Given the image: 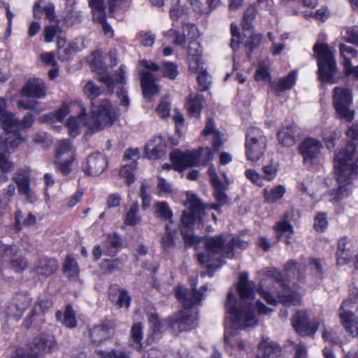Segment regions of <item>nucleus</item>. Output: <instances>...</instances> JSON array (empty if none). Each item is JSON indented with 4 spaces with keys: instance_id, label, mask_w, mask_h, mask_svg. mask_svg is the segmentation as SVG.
Wrapping results in <instances>:
<instances>
[{
    "instance_id": "53",
    "label": "nucleus",
    "mask_w": 358,
    "mask_h": 358,
    "mask_svg": "<svg viewBox=\"0 0 358 358\" xmlns=\"http://www.w3.org/2000/svg\"><path fill=\"white\" fill-rule=\"evenodd\" d=\"M136 168V164H124L120 171V176L126 179L128 185H131L134 182Z\"/></svg>"
},
{
    "instance_id": "59",
    "label": "nucleus",
    "mask_w": 358,
    "mask_h": 358,
    "mask_svg": "<svg viewBox=\"0 0 358 358\" xmlns=\"http://www.w3.org/2000/svg\"><path fill=\"white\" fill-rule=\"evenodd\" d=\"M85 94L91 99L96 98L101 94L100 88L92 81H88L83 87Z\"/></svg>"
},
{
    "instance_id": "54",
    "label": "nucleus",
    "mask_w": 358,
    "mask_h": 358,
    "mask_svg": "<svg viewBox=\"0 0 358 358\" xmlns=\"http://www.w3.org/2000/svg\"><path fill=\"white\" fill-rule=\"evenodd\" d=\"M201 218V216H195L194 213H190L189 210H184L181 217V229L183 228H192L195 222L197 220H200Z\"/></svg>"
},
{
    "instance_id": "22",
    "label": "nucleus",
    "mask_w": 358,
    "mask_h": 358,
    "mask_svg": "<svg viewBox=\"0 0 358 358\" xmlns=\"http://www.w3.org/2000/svg\"><path fill=\"white\" fill-rule=\"evenodd\" d=\"M292 215V212L285 213L284 219L277 222L273 226V230L277 238L279 240L282 236H285V242L287 245L291 243L290 239L294 233V228L289 222Z\"/></svg>"
},
{
    "instance_id": "16",
    "label": "nucleus",
    "mask_w": 358,
    "mask_h": 358,
    "mask_svg": "<svg viewBox=\"0 0 358 358\" xmlns=\"http://www.w3.org/2000/svg\"><path fill=\"white\" fill-rule=\"evenodd\" d=\"M31 299L28 294L17 293L11 299L6 308L8 317L20 318L31 303Z\"/></svg>"
},
{
    "instance_id": "57",
    "label": "nucleus",
    "mask_w": 358,
    "mask_h": 358,
    "mask_svg": "<svg viewBox=\"0 0 358 358\" xmlns=\"http://www.w3.org/2000/svg\"><path fill=\"white\" fill-rule=\"evenodd\" d=\"M308 263L315 276L320 279H323L324 267L322 261L319 258L311 257Z\"/></svg>"
},
{
    "instance_id": "26",
    "label": "nucleus",
    "mask_w": 358,
    "mask_h": 358,
    "mask_svg": "<svg viewBox=\"0 0 358 358\" xmlns=\"http://www.w3.org/2000/svg\"><path fill=\"white\" fill-rule=\"evenodd\" d=\"M99 72V80L103 83L108 87V90L111 92H113L114 88L117 84H123L125 82L124 75L126 73L125 66L121 65L119 69V73L116 75L115 79L110 76L106 67Z\"/></svg>"
},
{
    "instance_id": "43",
    "label": "nucleus",
    "mask_w": 358,
    "mask_h": 358,
    "mask_svg": "<svg viewBox=\"0 0 358 358\" xmlns=\"http://www.w3.org/2000/svg\"><path fill=\"white\" fill-rule=\"evenodd\" d=\"M89 6L92 9L93 19L95 21H103L105 13L103 0H88Z\"/></svg>"
},
{
    "instance_id": "55",
    "label": "nucleus",
    "mask_w": 358,
    "mask_h": 358,
    "mask_svg": "<svg viewBox=\"0 0 358 358\" xmlns=\"http://www.w3.org/2000/svg\"><path fill=\"white\" fill-rule=\"evenodd\" d=\"M166 37L171 40L174 44L183 45L186 43L187 38L185 34H180L178 31L170 29L166 34Z\"/></svg>"
},
{
    "instance_id": "29",
    "label": "nucleus",
    "mask_w": 358,
    "mask_h": 358,
    "mask_svg": "<svg viewBox=\"0 0 358 358\" xmlns=\"http://www.w3.org/2000/svg\"><path fill=\"white\" fill-rule=\"evenodd\" d=\"M281 353L280 347L268 338L263 339L259 345L257 358H277Z\"/></svg>"
},
{
    "instance_id": "34",
    "label": "nucleus",
    "mask_w": 358,
    "mask_h": 358,
    "mask_svg": "<svg viewBox=\"0 0 358 358\" xmlns=\"http://www.w3.org/2000/svg\"><path fill=\"white\" fill-rule=\"evenodd\" d=\"M120 247L121 241L119 236L116 233L108 234L104 242V255L109 257H114L117 253Z\"/></svg>"
},
{
    "instance_id": "47",
    "label": "nucleus",
    "mask_w": 358,
    "mask_h": 358,
    "mask_svg": "<svg viewBox=\"0 0 358 358\" xmlns=\"http://www.w3.org/2000/svg\"><path fill=\"white\" fill-rule=\"evenodd\" d=\"M83 20L82 12L75 8H71L66 11L64 21L68 27L78 24Z\"/></svg>"
},
{
    "instance_id": "12",
    "label": "nucleus",
    "mask_w": 358,
    "mask_h": 358,
    "mask_svg": "<svg viewBox=\"0 0 358 358\" xmlns=\"http://www.w3.org/2000/svg\"><path fill=\"white\" fill-rule=\"evenodd\" d=\"M323 148L321 141L311 137L306 138L299 145V152L303 157V163L312 165L321 154Z\"/></svg>"
},
{
    "instance_id": "35",
    "label": "nucleus",
    "mask_w": 358,
    "mask_h": 358,
    "mask_svg": "<svg viewBox=\"0 0 358 358\" xmlns=\"http://www.w3.org/2000/svg\"><path fill=\"white\" fill-rule=\"evenodd\" d=\"M185 205L187 206L190 213H194L195 216H201L204 213V205L199 197L190 192H187V201Z\"/></svg>"
},
{
    "instance_id": "14",
    "label": "nucleus",
    "mask_w": 358,
    "mask_h": 358,
    "mask_svg": "<svg viewBox=\"0 0 358 358\" xmlns=\"http://www.w3.org/2000/svg\"><path fill=\"white\" fill-rule=\"evenodd\" d=\"M57 349V343L53 336L40 334L34 338L28 351L34 358H38L44 353L52 352Z\"/></svg>"
},
{
    "instance_id": "13",
    "label": "nucleus",
    "mask_w": 358,
    "mask_h": 358,
    "mask_svg": "<svg viewBox=\"0 0 358 358\" xmlns=\"http://www.w3.org/2000/svg\"><path fill=\"white\" fill-rule=\"evenodd\" d=\"M292 325L296 332L301 336H313L318 330L319 322L316 320L308 322L306 310H298L291 320Z\"/></svg>"
},
{
    "instance_id": "62",
    "label": "nucleus",
    "mask_w": 358,
    "mask_h": 358,
    "mask_svg": "<svg viewBox=\"0 0 358 358\" xmlns=\"http://www.w3.org/2000/svg\"><path fill=\"white\" fill-rule=\"evenodd\" d=\"M1 151L2 149H0V170L3 173L10 172L13 169V163L9 157Z\"/></svg>"
},
{
    "instance_id": "61",
    "label": "nucleus",
    "mask_w": 358,
    "mask_h": 358,
    "mask_svg": "<svg viewBox=\"0 0 358 358\" xmlns=\"http://www.w3.org/2000/svg\"><path fill=\"white\" fill-rule=\"evenodd\" d=\"M285 272L289 279L293 278L296 275L299 277V266L295 261L290 260L285 265Z\"/></svg>"
},
{
    "instance_id": "33",
    "label": "nucleus",
    "mask_w": 358,
    "mask_h": 358,
    "mask_svg": "<svg viewBox=\"0 0 358 358\" xmlns=\"http://www.w3.org/2000/svg\"><path fill=\"white\" fill-rule=\"evenodd\" d=\"M283 290L278 294L280 302L286 306H297L301 304V296L296 292H292L285 284H282Z\"/></svg>"
},
{
    "instance_id": "48",
    "label": "nucleus",
    "mask_w": 358,
    "mask_h": 358,
    "mask_svg": "<svg viewBox=\"0 0 358 358\" xmlns=\"http://www.w3.org/2000/svg\"><path fill=\"white\" fill-rule=\"evenodd\" d=\"M262 39L261 34H252L245 41V46L247 48V55L250 57L253 50L257 48Z\"/></svg>"
},
{
    "instance_id": "64",
    "label": "nucleus",
    "mask_w": 358,
    "mask_h": 358,
    "mask_svg": "<svg viewBox=\"0 0 358 358\" xmlns=\"http://www.w3.org/2000/svg\"><path fill=\"white\" fill-rule=\"evenodd\" d=\"M97 353L101 358H129V357L124 352L120 350H100L98 351Z\"/></svg>"
},
{
    "instance_id": "23",
    "label": "nucleus",
    "mask_w": 358,
    "mask_h": 358,
    "mask_svg": "<svg viewBox=\"0 0 358 358\" xmlns=\"http://www.w3.org/2000/svg\"><path fill=\"white\" fill-rule=\"evenodd\" d=\"M76 159V148L68 139L59 141L57 143L55 160L74 162Z\"/></svg>"
},
{
    "instance_id": "21",
    "label": "nucleus",
    "mask_w": 358,
    "mask_h": 358,
    "mask_svg": "<svg viewBox=\"0 0 358 358\" xmlns=\"http://www.w3.org/2000/svg\"><path fill=\"white\" fill-rule=\"evenodd\" d=\"M141 82L143 96L147 99H150L152 96L159 94L160 87L156 84V78L155 76L145 71L141 72Z\"/></svg>"
},
{
    "instance_id": "19",
    "label": "nucleus",
    "mask_w": 358,
    "mask_h": 358,
    "mask_svg": "<svg viewBox=\"0 0 358 358\" xmlns=\"http://www.w3.org/2000/svg\"><path fill=\"white\" fill-rule=\"evenodd\" d=\"M115 325L112 321L106 320L102 324L94 325L89 329V336L92 343L99 344L114 334Z\"/></svg>"
},
{
    "instance_id": "27",
    "label": "nucleus",
    "mask_w": 358,
    "mask_h": 358,
    "mask_svg": "<svg viewBox=\"0 0 358 358\" xmlns=\"http://www.w3.org/2000/svg\"><path fill=\"white\" fill-rule=\"evenodd\" d=\"M145 150L149 159L161 158L166 152V143L161 136H155L145 145Z\"/></svg>"
},
{
    "instance_id": "17",
    "label": "nucleus",
    "mask_w": 358,
    "mask_h": 358,
    "mask_svg": "<svg viewBox=\"0 0 358 358\" xmlns=\"http://www.w3.org/2000/svg\"><path fill=\"white\" fill-rule=\"evenodd\" d=\"M108 161L101 152H95L88 156L83 165V170L87 176H96L101 174L106 169Z\"/></svg>"
},
{
    "instance_id": "9",
    "label": "nucleus",
    "mask_w": 358,
    "mask_h": 358,
    "mask_svg": "<svg viewBox=\"0 0 358 358\" xmlns=\"http://www.w3.org/2000/svg\"><path fill=\"white\" fill-rule=\"evenodd\" d=\"M267 140L263 131L257 127L248 129L245 138V155L251 162H257L266 150Z\"/></svg>"
},
{
    "instance_id": "8",
    "label": "nucleus",
    "mask_w": 358,
    "mask_h": 358,
    "mask_svg": "<svg viewBox=\"0 0 358 358\" xmlns=\"http://www.w3.org/2000/svg\"><path fill=\"white\" fill-rule=\"evenodd\" d=\"M313 51L317 58L319 78L321 80L333 83L336 69L334 52L327 43H315Z\"/></svg>"
},
{
    "instance_id": "32",
    "label": "nucleus",
    "mask_w": 358,
    "mask_h": 358,
    "mask_svg": "<svg viewBox=\"0 0 358 358\" xmlns=\"http://www.w3.org/2000/svg\"><path fill=\"white\" fill-rule=\"evenodd\" d=\"M178 231L176 229H171L169 224L165 226V232L161 237V245L164 251L170 252L176 246L178 239Z\"/></svg>"
},
{
    "instance_id": "56",
    "label": "nucleus",
    "mask_w": 358,
    "mask_h": 358,
    "mask_svg": "<svg viewBox=\"0 0 358 358\" xmlns=\"http://www.w3.org/2000/svg\"><path fill=\"white\" fill-rule=\"evenodd\" d=\"M160 69L164 77H167L171 80L175 79L178 73L177 66L172 62L164 63Z\"/></svg>"
},
{
    "instance_id": "49",
    "label": "nucleus",
    "mask_w": 358,
    "mask_h": 358,
    "mask_svg": "<svg viewBox=\"0 0 358 358\" xmlns=\"http://www.w3.org/2000/svg\"><path fill=\"white\" fill-rule=\"evenodd\" d=\"M131 0H109L108 10L113 15L116 12L124 11L131 5Z\"/></svg>"
},
{
    "instance_id": "36",
    "label": "nucleus",
    "mask_w": 358,
    "mask_h": 358,
    "mask_svg": "<svg viewBox=\"0 0 358 358\" xmlns=\"http://www.w3.org/2000/svg\"><path fill=\"white\" fill-rule=\"evenodd\" d=\"M55 316L57 320L62 322L66 327L73 328L77 324L76 314L71 305L66 306L64 313L60 310L57 311Z\"/></svg>"
},
{
    "instance_id": "45",
    "label": "nucleus",
    "mask_w": 358,
    "mask_h": 358,
    "mask_svg": "<svg viewBox=\"0 0 358 358\" xmlns=\"http://www.w3.org/2000/svg\"><path fill=\"white\" fill-rule=\"evenodd\" d=\"M279 164L277 162L271 159L266 165L262 166L263 179L272 181L277 176Z\"/></svg>"
},
{
    "instance_id": "6",
    "label": "nucleus",
    "mask_w": 358,
    "mask_h": 358,
    "mask_svg": "<svg viewBox=\"0 0 358 358\" xmlns=\"http://www.w3.org/2000/svg\"><path fill=\"white\" fill-rule=\"evenodd\" d=\"M194 289V300L189 302L186 300L184 302V310L172 322V328L178 331H183L190 330L196 325L197 320L196 313H193L190 308L194 305L198 304L203 296V292L208 290L207 285H203L199 290H196V285L193 284Z\"/></svg>"
},
{
    "instance_id": "28",
    "label": "nucleus",
    "mask_w": 358,
    "mask_h": 358,
    "mask_svg": "<svg viewBox=\"0 0 358 358\" xmlns=\"http://www.w3.org/2000/svg\"><path fill=\"white\" fill-rule=\"evenodd\" d=\"M42 13H45V17L50 22L55 21L56 15L55 6L52 3L46 2L45 0H38L33 6V15L35 18L40 19Z\"/></svg>"
},
{
    "instance_id": "50",
    "label": "nucleus",
    "mask_w": 358,
    "mask_h": 358,
    "mask_svg": "<svg viewBox=\"0 0 358 358\" xmlns=\"http://www.w3.org/2000/svg\"><path fill=\"white\" fill-rule=\"evenodd\" d=\"M64 272L66 273L69 277H75L78 274V266L76 260L68 255L63 264Z\"/></svg>"
},
{
    "instance_id": "10",
    "label": "nucleus",
    "mask_w": 358,
    "mask_h": 358,
    "mask_svg": "<svg viewBox=\"0 0 358 358\" xmlns=\"http://www.w3.org/2000/svg\"><path fill=\"white\" fill-rule=\"evenodd\" d=\"M333 103L336 115L342 120L350 122L355 117V111L350 108L352 94L350 89L336 87L334 89Z\"/></svg>"
},
{
    "instance_id": "25",
    "label": "nucleus",
    "mask_w": 358,
    "mask_h": 358,
    "mask_svg": "<svg viewBox=\"0 0 358 358\" xmlns=\"http://www.w3.org/2000/svg\"><path fill=\"white\" fill-rule=\"evenodd\" d=\"M108 296L112 302H115L119 308H128L131 303V297L127 291L118 285H113L108 289Z\"/></svg>"
},
{
    "instance_id": "24",
    "label": "nucleus",
    "mask_w": 358,
    "mask_h": 358,
    "mask_svg": "<svg viewBox=\"0 0 358 358\" xmlns=\"http://www.w3.org/2000/svg\"><path fill=\"white\" fill-rule=\"evenodd\" d=\"M58 267L59 264L57 259L45 257L36 262L33 270L39 275L49 277L56 272Z\"/></svg>"
},
{
    "instance_id": "7",
    "label": "nucleus",
    "mask_w": 358,
    "mask_h": 358,
    "mask_svg": "<svg viewBox=\"0 0 358 358\" xmlns=\"http://www.w3.org/2000/svg\"><path fill=\"white\" fill-rule=\"evenodd\" d=\"M188 54L189 67L192 72L197 74L199 90H208L210 85V76L201 61L202 49L199 43L194 41L189 42Z\"/></svg>"
},
{
    "instance_id": "58",
    "label": "nucleus",
    "mask_w": 358,
    "mask_h": 358,
    "mask_svg": "<svg viewBox=\"0 0 358 358\" xmlns=\"http://www.w3.org/2000/svg\"><path fill=\"white\" fill-rule=\"evenodd\" d=\"M142 329L141 323L138 322L134 324L131 329V341L136 345V348H141V341L143 338Z\"/></svg>"
},
{
    "instance_id": "1",
    "label": "nucleus",
    "mask_w": 358,
    "mask_h": 358,
    "mask_svg": "<svg viewBox=\"0 0 358 358\" xmlns=\"http://www.w3.org/2000/svg\"><path fill=\"white\" fill-rule=\"evenodd\" d=\"M255 283L249 280L248 275L243 273L241 274L237 283V290L241 299L238 306L235 294L231 291L227 294L224 334V344L227 350H246L247 343L236 336V330L255 326L257 324L256 310L259 315H268L273 310L259 300H255Z\"/></svg>"
},
{
    "instance_id": "52",
    "label": "nucleus",
    "mask_w": 358,
    "mask_h": 358,
    "mask_svg": "<svg viewBox=\"0 0 358 358\" xmlns=\"http://www.w3.org/2000/svg\"><path fill=\"white\" fill-rule=\"evenodd\" d=\"M155 208L157 217L164 221L169 220L171 222L173 214L167 203L158 202L155 205Z\"/></svg>"
},
{
    "instance_id": "40",
    "label": "nucleus",
    "mask_w": 358,
    "mask_h": 358,
    "mask_svg": "<svg viewBox=\"0 0 358 358\" xmlns=\"http://www.w3.org/2000/svg\"><path fill=\"white\" fill-rule=\"evenodd\" d=\"M285 191L284 186L278 185L271 189H264V196L267 202L275 203L284 196Z\"/></svg>"
},
{
    "instance_id": "20",
    "label": "nucleus",
    "mask_w": 358,
    "mask_h": 358,
    "mask_svg": "<svg viewBox=\"0 0 358 358\" xmlns=\"http://www.w3.org/2000/svg\"><path fill=\"white\" fill-rule=\"evenodd\" d=\"M3 128L5 132V136L3 138V151L14 149L23 142L24 138L19 131V120L17 118L16 123L10 124L7 128L6 127H3Z\"/></svg>"
},
{
    "instance_id": "41",
    "label": "nucleus",
    "mask_w": 358,
    "mask_h": 358,
    "mask_svg": "<svg viewBox=\"0 0 358 358\" xmlns=\"http://www.w3.org/2000/svg\"><path fill=\"white\" fill-rule=\"evenodd\" d=\"M6 101L3 99L0 98V122L3 127H6L7 128L10 125V124L16 123L17 118L12 113L6 111Z\"/></svg>"
},
{
    "instance_id": "60",
    "label": "nucleus",
    "mask_w": 358,
    "mask_h": 358,
    "mask_svg": "<svg viewBox=\"0 0 358 358\" xmlns=\"http://www.w3.org/2000/svg\"><path fill=\"white\" fill-rule=\"evenodd\" d=\"M140 157V152L138 148L127 149L123 156V160L125 162V164H131L137 165L136 161Z\"/></svg>"
},
{
    "instance_id": "51",
    "label": "nucleus",
    "mask_w": 358,
    "mask_h": 358,
    "mask_svg": "<svg viewBox=\"0 0 358 358\" xmlns=\"http://www.w3.org/2000/svg\"><path fill=\"white\" fill-rule=\"evenodd\" d=\"M122 266V262L119 259H104L101 263V269L106 274H110L119 270Z\"/></svg>"
},
{
    "instance_id": "18",
    "label": "nucleus",
    "mask_w": 358,
    "mask_h": 358,
    "mask_svg": "<svg viewBox=\"0 0 358 358\" xmlns=\"http://www.w3.org/2000/svg\"><path fill=\"white\" fill-rule=\"evenodd\" d=\"M46 94V85L39 78H30L20 90L22 96L38 99L45 98Z\"/></svg>"
},
{
    "instance_id": "37",
    "label": "nucleus",
    "mask_w": 358,
    "mask_h": 358,
    "mask_svg": "<svg viewBox=\"0 0 358 358\" xmlns=\"http://www.w3.org/2000/svg\"><path fill=\"white\" fill-rule=\"evenodd\" d=\"M203 103V96L199 94H191L188 96V101L187 103V108L190 114L193 117H199L201 113Z\"/></svg>"
},
{
    "instance_id": "44",
    "label": "nucleus",
    "mask_w": 358,
    "mask_h": 358,
    "mask_svg": "<svg viewBox=\"0 0 358 358\" xmlns=\"http://www.w3.org/2000/svg\"><path fill=\"white\" fill-rule=\"evenodd\" d=\"M138 210L139 207L137 202L132 203L125 215L124 223L127 225L134 226L141 222V217L138 214Z\"/></svg>"
},
{
    "instance_id": "2",
    "label": "nucleus",
    "mask_w": 358,
    "mask_h": 358,
    "mask_svg": "<svg viewBox=\"0 0 358 358\" xmlns=\"http://www.w3.org/2000/svg\"><path fill=\"white\" fill-rule=\"evenodd\" d=\"M357 145L352 141L335 155L334 167L338 187L335 192L324 195V199L336 203L348 197L352 192L353 178L358 173V159L353 161Z\"/></svg>"
},
{
    "instance_id": "46",
    "label": "nucleus",
    "mask_w": 358,
    "mask_h": 358,
    "mask_svg": "<svg viewBox=\"0 0 358 358\" xmlns=\"http://www.w3.org/2000/svg\"><path fill=\"white\" fill-rule=\"evenodd\" d=\"M256 15L257 10L254 6H250L245 10L242 22L243 30L250 31L253 29L252 23Z\"/></svg>"
},
{
    "instance_id": "11",
    "label": "nucleus",
    "mask_w": 358,
    "mask_h": 358,
    "mask_svg": "<svg viewBox=\"0 0 358 358\" xmlns=\"http://www.w3.org/2000/svg\"><path fill=\"white\" fill-rule=\"evenodd\" d=\"M358 310V302L356 299L345 300L339 310L341 323L346 331L352 337L358 336V320L355 313Z\"/></svg>"
},
{
    "instance_id": "39",
    "label": "nucleus",
    "mask_w": 358,
    "mask_h": 358,
    "mask_svg": "<svg viewBox=\"0 0 358 358\" xmlns=\"http://www.w3.org/2000/svg\"><path fill=\"white\" fill-rule=\"evenodd\" d=\"M297 77V71H292L286 76L280 78L273 87L276 92L289 90L294 85Z\"/></svg>"
},
{
    "instance_id": "30",
    "label": "nucleus",
    "mask_w": 358,
    "mask_h": 358,
    "mask_svg": "<svg viewBox=\"0 0 358 358\" xmlns=\"http://www.w3.org/2000/svg\"><path fill=\"white\" fill-rule=\"evenodd\" d=\"M296 129L294 124L283 125L277 134L278 142L284 147H291L295 144Z\"/></svg>"
},
{
    "instance_id": "15",
    "label": "nucleus",
    "mask_w": 358,
    "mask_h": 358,
    "mask_svg": "<svg viewBox=\"0 0 358 358\" xmlns=\"http://www.w3.org/2000/svg\"><path fill=\"white\" fill-rule=\"evenodd\" d=\"M0 252L2 257H10V266L16 273L23 272L28 266L27 259L17 255L18 248L15 245H7L0 241Z\"/></svg>"
},
{
    "instance_id": "5",
    "label": "nucleus",
    "mask_w": 358,
    "mask_h": 358,
    "mask_svg": "<svg viewBox=\"0 0 358 358\" xmlns=\"http://www.w3.org/2000/svg\"><path fill=\"white\" fill-rule=\"evenodd\" d=\"M213 152L208 148H200L198 150L182 152L178 150L172 151L169 155L171 165L164 164L163 169H169L173 166L178 171H182L187 168L205 164L213 159Z\"/></svg>"
},
{
    "instance_id": "3",
    "label": "nucleus",
    "mask_w": 358,
    "mask_h": 358,
    "mask_svg": "<svg viewBox=\"0 0 358 358\" xmlns=\"http://www.w3.org/2000/svg\"><path fill=\"white\" fill-rule=\"evenodd\" d=\"M92 106L90 116L87 114L85 108L80 107L77 117L71 116L67 120L66 124L71 136L75 137L78 135L83 126H85L91 131H97L113 122L115 114L108 100L101 101L98 106L94 103H92Z\"/></svg>"
},
{
    "instance_id": "4",
    "label": "nucleus",
    "mask_w": 358,
    "mask_h": 358,
    "mask_svg": "<svg viewBox=\"0 0 358 358\" xmlns=\"http://www.w3.org/2000/svg\"><path fill=\"white\" fill-rule=\"evenodd\" d=\"M227 235L220 234L203 238L205 252L198 254L199 264L207 267L215 266L218 268L222 263V258H231V246H228Z\"/></svg>"
},
{
    "instance_id": "63",
    "label": "nucleus",
    "mask_w": 358,
    "mask_h": 358,
    "mask_svg": "<svg viewBox=\"0 0 358 358\" xmlns=\"http://www.w3.org/2000/svg\"><path fill=\"white\" fill-rule=\"evenodd\" d=\"M170 102L166 99H163L156 108V112L161 118H166L170 113Z\"/></svg>"
},
{
    "instance_id": "42",
    "label": "nucleus",
    "mask_w": 358,
    "mask_h": 358,
    "mask_svg": "<svg viewBox=\"0 0 358 358\" xmlns=\"http://www.w3.org/2000/svg\"><path fill=\"white\" fill-rule=\"evenodd\" d=\"M12 180L16 183L17 190L30 185V173L28 169L17 170L13 176Z\"/></svg>"
},
{
    "instance_id": "31",
    "label": "nucleus",
    "mask_w": 358,
    "mask_h": 358,
    "mask_svg": "<svg viewBox=\"0 0 358 358\" xmlns=\"http://www.w3.org/2000/svg\"><path fill=\"white\" fill-rule=\"evenodd\" d=\"M350 240L347 236H343L338 240L336 252L337 262L343 265L347 264L351 258Z\"/></svg>"
},
{
    "instance_id": "38",
    "label": "nucleus",
    "mask_w": 358,
    "mask_h": 358,
    "mask_svg": "<svg viewBox=\"0 0 358 358\" xmlns=\"http://www.w3.org/2000/svg\"><path fill=\"white\" fill-rule=\"evenodd\" d=\"M213 195L215 199V203H211L210 206L212 209L219 210L222 206L227 204L229 202V198L225 193L222 183L216 186H213Z\"/></svg>"
}]
</instances>
